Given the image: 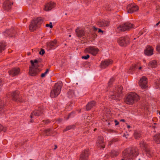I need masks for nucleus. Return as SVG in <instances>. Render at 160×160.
Masks as SVG:
<instances>
[{
    "label": "nucleus",
    "instance_id": "f257e3e1",
    "mask_svg": "<svg viewBox=\"0 0 160 160\" xmlns=\"http://www.w3.org/2000/svg\"><path fill=\"white\" fill-rule=\"evenodd\" d=\"M31 66L29 67V73L32 76H36L39 72L41 71V69L38 68L39 63L40 62V60H32L30 61Z\"/></svg>",
    "mask_w": 160,
    "mask_h": 160
},
{
    "label": "nucleus",
    "instance_id": "f03ea898",
    "mask_svg": "<svg viewBox=\"0 0 160 160\" xmlns=\"http://www.w3.org/2000/svg\"><path fill=\"white\" fill-rule=\"evenodd\" d=\"M123 87L121 85L115 87L113 90V94L110 95L109 98L111 100H117L118 98H122L123 96Z\"/></svg>",
    "mask_w": 160,
    "mask_h": 160
},
{
    "label": "nucleus",
    "instance_id": "7ed1b4c3",
    "mask_svg": "<svg viewBox=\"0 0 160 160\" xmlns=\"http://www.w3.org/2000/svg\"><path fill=\"white\" fill-rule=\"evenodd\" d=\"M139 99L138 95L134 92H130L127 96L125 100V102L128 104H132Z\"/></svg>",
    "mask_w": 160,
    "mask_h": 160
},
{
    "label": "nucleus",
    "instance_id": "20e7f679",
    "mask_svg": "<svg viewBox=\"0 0 160 160\" xmlns=\"http://www.w3.org/2000/svg\"><path fill=\"white\" fill-rule=\"evenodd\" d=\"M62 86V83L61 81H58L56 83L51 92V97L53 98L57 97L60 93Z\"/></svg>",
    "mask_w": 160,
    "mask_h": 160
},
{
    "label": "nucleus",
    "instance_id": "39448f33",
    "mask_svg": "<svg viewBox=\"0 0 160 160\" xmlns=\"http://www.w3.org/2000/svg\"><path fill=\"white\" fill-rule=\"evenodd\" d=\"M125 153L124 155L125 157H127L129 160L132 159L133 158L135 157L138 155L139 154L138 150L137 148H132L130 150H127V152L125 150L123 153Z\"/></svg>",
    "mask_w": 160,
    "mask_h": 160
},
{
    "label": "nucleus",
    "instance_id": "423d86ee",
    "mask_svg": "<svg viewBox=\"0 0 160 160\" xmlns=\"http://www.w3.org/2000/svg\"><path fill=\"white\" fill-rule=\"evenodd\" d=\"M43 21L41 17L35 18L31 21L29 25V30L32 32L34 31L42 23Z\"/></svg>",
    "mask_w": 160,
    "mask_h": 160
},
{
    "label": "nucleus",
    "instance_id": "0eeeda50",
    "mask_svg": "<svg viewBox=\"0 0 160 160\" xmlns=\"http://www.w3.org/2000/svg\"><path fill=\"white\" fill-rule=\"evenodd\" d=\"M134 28V25L129 22H126L117 27V31L118 32H124L130 30Z\"/></svg>",
    "mask_w": 160,
    "mask_h": 160
},
{
    "label": "nucleus",
    "instance_id": "6e6552de",
    "mask_svg": "<svg viewBox=\"0 0 160 160\" xmlns=\"http://www.w3.org/2000/svg\"><path fill=\"white\" fill-rule=\"evenodd\" d=\"M129 37L126 36L119 38L117 40V42L120 46L126 47L129 44Z\"/></svg>",
    "mask_w": 160,
    "mask_h": 160
},
{
    "label": "nucleus",
    "instance_id": "1a4fd4ad",
    "mask_svg": "<svg viewBox=\"0 0 160 160\" xmlns=\"http://www.w3.org/2000/svg\"><path fill=\"white\" fill-rule=\"evenodd\" d=\"M10 97L12 100L15 101H23L22 100V96L19 94V92L18 91H15L12 92L10 94Z\"/></svg>",
    "mask_w": 160,
    "mask_h": 160
},
{
    "label": "nucleus",
    "instance_id": "9d476101",
    "mask_svg": "<svg viewBox=\"0 0 160 160\" xmlns=\"http://www.w3.org/2000/svg\"><path fill=\"white\" fill-rule=\"evenodd\" d=\"M99 49L97 48L93 47H89L86 48L85 50L86 52L90 53L93 56H96L98 53Z\"/></svg>",
    "mask_w": 160,
    "mask_h": 160
},
{
    "label": "nucleus",
    "instance_id": "9b49d317",
    "mask_svg": "<svg viewBox=\"0 0 160 160\" xmlns=\"http://www.w3.org/2000/svg\"><path fill=\"white\" fill-rule=\"evenodd\" d=\"M43 113V110L42 108L38 107V109H36L31 113L30 116L31 118H32L33 116H39L41 115Z\"/></svg>",
    "mask_w": 160,
    "mask_h": 160
},
{
    "label": "nucleus",
    "instance_id": "f8f14e48",
    "mask_svg": "<svg viewBox=\"0 0 160 160\" xmlns=\"http://www.w3.org/2000/svg\"><path fill=\"white\" fill-rule=\"evenodd\" d=\"M127 9L128 12L132 13L137 11L138 10V8L137 5L131 4L128 5Z\"/></svg>",
    "mask_w": 160,
    "mask_h": 160
},
{
    "label": "nucleus",
    "instance_id": "ddd939ff",
    "mask_svg": "<svg viewBox=\"0 0 160 160\" xmlns=\"http://www.w3.org/2000/svg\"><path fill=\"white\" fill-rule=\"evenodd\" d=\"M16 33V32L14 28L6 30L4 32V34L5 36L10 37H13L15 36Z\"/></svg>",
    "mask_w": 160,
    "mask_h": 160
},
{
    "label": "nucleus",
    "instance_id": "4468645a",
    "mask_svg": "<svg viewBox=\"0 0 160 160\" xmlns=\"http://www.w3.org/2000/svg\"><path fill=\"white\" fill-rule=\"evenodd\" d=\"M147 78L145 76H143L140 79L139 84L142 89H145L147 87Z\"/></svg>",
    "mask_w": 160,
    "mask_h": 160
},
{
    "label": "nucleus",
    "instance_id": "2eb2a0df",
    "mask_svg": "<svg viewBox=\"0 0 160 160\" xmlns=\"http://www.w3.org/2000/svg\"><path fill=\"white\" fill-rule=\"evenodd\" d=\"M88 149L85 150L81 154L79 160H88Z\"/></svg>",
    "mask_w": 160,
    "mask_h": 160
},
{
    "label": "nucleus",
    "instance_id": "dca6fc26",
    "mask_svg": "<svg viewBox=\"0 0 160 160\" xmlns=\"http://www.w3.org/2000/svg\"><path fill=\"white\" fill-rule=\"evenodd\" d=\"M112 61L110 59H107L101 62L100 67L101 68H105L110 64H112Z\"/></svg>",
    "mask_w": 160,
    "mask_h": 160
},
{
    "label": "nucleus",
    "instance_id": "f3484780",
    "mask_svg": "<svg viewBox=\"0 0 160 160\" xmlns=\"http://www.w3.org/2000/svg\"><path fill=\"white\" fill-rule=\"evenodd\" d=\"M8 72L9 75L14 77L19 74L20 70L18 68H14L9 71Z\"/></svg>",
    "mask_w": 160,
    "mask_h": 160
},
{
    "label": "nucleus",
    "instance_id": "a211bd4d",
    "mask_svg": "<svg viewBox=\"0 0 160 160\" xmlns=\"http://www.w3.org/2000/svg\"><path fill=\"white\" fill-rule=\"evenodd\" d=\"M12 4L13 3L9 1H5L3 3V8L4 9L9 11L11 8L12 5Z\"/></svg>",
    "mask_w": 160,
    "mask_h": 160
},
{
    "label": "nucleus",
    "instance_id": "6ab92c4d",
    "mask_svg": "<svg viewBox=\"0 0 160 160\" xmlns=\"http://www.w3.org/2000/svg\"><path fill=\"white\" fill-rule=\"evenodd\" d=\"M98 146L100 148H105L103 138L101 136H99L97 142Z\"/></svg>",
    "mask_w": 160,
    "mask_h": 160
},
{
    "label": "nucleus",
    "instance_id": "aec40b11",
    "mask_svg": "<svg viewBox=\"0 0 160 160\" xmlns=\"http://www.w3.org/2000/svg\"><path fill=\"white\" fill-rule=\"evenodd\" d=\"M109 24V22L105 20H101L97 22V25L99 27H104L108 26Z\"/></svg>",
    "mask_w": 160,
    "mask_h": 160
},
{
    "label": "nucleus",
    "instance_id": "412c9836",
    "mask_svg": "<svg viewBox=\"0 0 160 160\" xmlns=\"http://www.w3.org/2000/svg\"><path fill=\"white\" fill-rule=\"evenodd\" d=\"M153 49L150 46H147L144 50L145 54L147 56H151L153 54Z\"/></svg>",
    "mask_w": 160,
    "mask_h": 160
},
{
    "label": "nucleus",
    "instance_id": "4be33fe9",
    "mask_svg": "<svg viewBox=\"0 0 160 160\" xmlns=\"http://www.w3.org/2000/svg\"><path fill=\"white\" fill-rule=\"evenodd\" d=\"M96 102L94 101H92L88 103L86 106V109L87 111L90 110L92 108L95 106Z\"/></svg>",
    "mask_w": 160,
    "mask_h": 160
},
{
    "label": "nucleus",
    "instance_id": "5701e85b",
    "mask_svg": "<svg viewBox=\"0 0 160 160\" xmlns=\"http://www.w3.org/2000/svg\"><path fill=\"white\" fill-rule=\"evenodd\" d=\"M75 32L77 36L81 38L85 35V32L83 29H80L78 28H77L75 30Z\"/></svg>",
    "mask_w": 160,
    "mask_h": 160
},
{
    "label": "nucleus",
    "instance_id": "b1692460",
    "mask_svg": "<svg viewBox=\"0 0 160 160\" xmlns=\"http://www.w3.org/2000/svg\"><path fill=\"white\" fill-rule=\"evenodd\" d=\"M56 41L54 40L51 42L47 43V46L48 49L50 50L52 49H55L56 47Z\"/></svg>",
    "mask_w": 160,
    "mask_h": 160
},
{
    "label": "nucleus",
    "instance_id": "393cba45",
    "mask_svg": "<svg viewBox=\"0 0 160 160\" xmlns=\"http://www.w3.org/2000/svg\"><path fill=\"white\" fill-rule=\"evenodd\" d=\"M55 5V3L53 2H50L46 4L45 7L44 9L46 11L51 10L53 8Z\"/></svg>",
    "mask_w": 160,
    "mask_h": 160
},
{
    "label": "nucleus",
    "instance_id": "a878e982",
    "mask_svg": "<svg viewBox=\"0 0 160 160\" xmlns=\"http://www.w3.org/2000/svg\"><path fill=\"white\" fill-rule=\"evenodd\" d=\"M6 105V104H4V101L0 100V114L5 112L4 106Z\"/></svg>",
    "mask_w": 160,
    "mask_h": 160
},
{
    "label": "nucleus",
    "instance_id": "bb28decb",
    "mask_svg": "<svg viewBox=\"0 0 160 160\" xmlns=\"http://www.w3.org/2000/svg\"><path fill=\"white\" fill-rule=\"evenodd\" d=\"M153 139L157 144L160 143V133L155 134L153 137Z\"/></svg>",
    "mask_w": 160,
    "mask_h": 160
},
{
    "label": "nucleus",
    "instance_id": "cd10ccee",
    "mask_svg": "<svg viewBox=\"0 0 160 160\" xmlns=\"http://www.w3.org/2000/svg\"><path fill=\"white\" fill-rule=\"evenodd\" d=\"M157 64L156 61L153 60L152 61L150 62L148 64V66L150 68H155L157 67Z\"/></svg>",
    "mask_w": 160,
    "mask_h": 160
},
{
    "label": "nucleus",
    "instance_id": "c85d7f7f",
    "mask_svg": "<svg viewBox=\"0 0 160 160\" xmlns=\"http://www.w3.org/2000/svg\"><path fill=\"white\" fill-rule=\"evenodd\" d=\"M147 156L150 157L153 155V152L149 148H148L145 150Z\"/></svg>",
    "mask_w": 160,
    "mask_h": 160
},
{
    "label": "nucleus",
    "instance_id": "c756f323",
    "mask_svg": "<svg viewBox=\"0 0 160 160\" xmlns=\"http://www.w3.org/2000/svg\"><path fill=\"white\" fill-rule=\"evenodd\" d=\"M140 146L141 148L145 150L148 148L146 143L143 141H142L140 142Z\"/></svg>",
    "mask_w": 160,
    "mask_h": 160
},
{
    "label": "nucleus",
    "instance_id": "7c9ffc66",
    "mask_svg": "<svg viewBox=\"0 0 160 160\" xmlns=\"http://www.w3.org/2000/svg\"><path fill=\"white\" fill-rule=\"evenodd\" d=\"M6 44L5 42H0V52H2L4 51L6 48Z\"/></svg>",
    "mask_w": 160,
    "mask_h": 160
},
{
    "label": "nucleus",
    "instance_id": "2f4dec72",
    "mask_svg": "<svg viewBox=\"0 0 160 160\" xmlns=\"http://www.w3.org/2000/svg\"><path fill=\"white\" fill-rule=\"evenodd\" d=\"M134 135L135 138L136 139H139L141 137L140 132L139 131H135L134 132Z\"/></svg>",
    "mask_w": 160,
    "mask_h": 160
},
{
    "label": "nucleus",
    "instance_id": "473e14b6",
    "mask_svg": "<svg viewBox=\"0 0 160 160\" xmlns=\"http://www.w3.org/2000/svg\"><path fill=\"white\" fill-rule=\"evenodd\" d=\"M75 125H70L67 126L65 129L63 130V132H66L67 131L71 130L72 129L75 128Z\"/></svg>",
    "mask_w": 160,
    "mask_h": 160
},
{
    "label": "nucleus",
    "instance_id": "72a5a7b5",
    "mask_svg": "<svg viewBox=\"0 0 160 160\" xmlns=\"http://www.w3.org/2000/svg\"><path fill=\"white\" fill-rule=\"evenodd\" d=\"M68 97L69 98H72L74 95V91L72 90H70L68 92Z\"/></svg>",
    "mask_w": 160,
    "mask_h": 160
},
{
    "label": "nucleus",
    "instance_id": "f704fd0d",
    "mask_svg": "<svg viewBox=\"0 0 160 160\" xmlns=\"http://www.w3.org/2000/svg\"><path fill=\"white\" fill-rule=\"evenodd\" d=\"M118 155V153L115 150L112 151L111 152V156L112 157L117 156Z\"/></svg>",
    "mask_w": 160,
    "mask_h": 160
},
{
    "label": "nucleus",
    "instance_id": "c9c22d12",
    "mask_svg": "<svg viewBox=\"0 0 160 160\" xmlns=\"http://www.w3.org/2000/svg\"><path fill=\"white\" fill-rule=\"evenodd\" d=\"M50 129L48 128L47 129L44 130L43 132V134L45 136H49L50 135Z\"/></svg>",
    "mask_w": 160,
    "mask_h": 160
},
{
    "label": "nucleus",
    "instance_id": "e433bc0d",
    "mask_svg": "<svg viewBox=\"0 0 160 160\" xmlns=\"http://www.w3.org/2000/svg\"><path fill=\"white\" fill-rule=\"evenodd\" d=\"M7 130L6 127H3V126L0 124V132L2 131L5 132Z\"/></svg>",
    "mask_w": 160,
    "mask_h": 160
},
{
    "label": "nucleus",
    "instance_id": "4c0bfd02",
    "mask_svg": "<svg viewBox=\"0 0 160 160\" xmlns=\"http://www.w3.org/2000/svg\"><path fill=\"white\" fill-rule=\"evenodd\" d=\"M49 70V69H47L46 70V71L45 72L42 73L41 75V77L42 78L44 77L48 73Z\"/></svg>",
    "mask_w": 160,
    "mask_h": 160
},
{
    "label": "nucleus",
    "instance_id": "58836bf2",
    "mask_svg": "<svg viewBox=\"0 0 160 160\" xmlns=\"http://www.w3.org/2000/svg\"><path fill=\"white\" fill-rule=\"evenodd\" d=\"M138 66L136 65L135 64L133 65H132V67L130 68L129 70L131 71H133L135 69L138 68Z\"/></svg>",
    "mask_w": 160,
    "mask_h": 160
},
{
    "label": "nucleus",
    "instance_id": "ea45409f",
    "mask_svg": "<svg viewBox=\"0 0 160 160\" xmlns=\"http://www.w3.org/2000/svg\"><path fill=\"white\" fill-rule=\"evenodd\" d=\"M114 79L113 78H111L108 82V86L111 85L112 83L113 82V81H114Z\"/></svg>",
    "mask_w": 160,
    "mask_h": 160
},
{
    "label": "nucleus",
    "instance_id": "a19ab883",
    "mask_svg": "<svg viewBox=\"0 0 160 160\" xmlns=\"http://www.w3.org/2000/svg\"><path fill=\"white\" fill-rule=\"evenodd\" d=\"M117 141V139H116L113 138L109 142V144L110 145H111L113 142H116Z\"/></svg>",
    "mask_w": 160,
    "mask_h": 160
},
{
    "label": "nucleus",
    "instance_id": "79ce46f5",
    "mask_svg": "<svg viewBox=\"0 0 160 160\" xmlns=\"http://www.w3.org/2000/svg\"><path fill=\"white\" fill-rule=\"evenodd\" d=\"M45 53L44 50L41 49L40 51L39 52V54L42 55H43Z\"/></svg>",
    "mask_w": 160,
    "mask_h": 160
},
{
    "label": "nucleus",
    "instance_id": "37998d69",
    "mask_svg": "<svg viewBox=\"0 0 160 160\" xmlns=\"http://www.w3.org/2000/svg\"><path fill=\"white\" fill-rule=\"evenodd\" d=\"M90 57V56L89 55H87L85 56H82V58L83 59H84L85 60H87Z\"/></svg>",
    "mask_w": 160,
    "mask_h": 160
},
{
    "label": "nucleus",
    "instance_id": "c03bdc74",
    "mask_svg": "<svg viewBox=\"0 0 160 160\" xmlns=\"http://www.w3.org/2000/svg\"><path fill=\"white\" fill-rule=\"evenodd\" d=\"M46 26L47 27H49L51 28H52L53 27L52 22H50L49 24H46Z\"/></svg>",
    "mask_w": 160,
    "mask_h": 160
},
{
    "label": "nucleus",
    "instance_id": "a18cd8bd",
    "mask_svg": "<svg viewBox=\"0 0 160 160\" xmlns=\"http://www.w3.org/2000/svg\"><path fill=\"white\" fill-rule=\"evenodd\" d=\"M74 114V113L73 112H72L70 113L68 116V117L67 118V119H68L70 118L71 117V116L72 117H73V115H72L73 114Z\"/></svg>",
    "mask_w": 160,
    "mask_h": 160
},
{
    "label": "nucleus",
    "instance_id": "49530a36",
    "mask_svg": "<svg viewBox=\"0 0 160 160\" xmlns=\"http://www.w3.org/2000/svg\"><path fill=\"white\" fill-rule=\"evenodd\" d=\"M156 50L159 52L160 53V45L157 46Z\"/></svg>",
    "mask_w": 160,
    "mask_h": 160
},
{
    "label": "nucleus",
    "instance_id": "de8ad7c7",
    "mask_svg": "<svg viewBox=\"0 0 160 160\" xmlns=\"http://www.w3.org/2000/svg\"><path fill=\"white\" fill-rule=\"evenodd\" d=\"M156 84L158 86H160V79L158 80L156 82Z\"/></svg>",
    "mask_w": 160,
    "mask_h": 160
},
{
    "label": "nucleus",
    "instance_id": "09e8293b",
    "mask_svg": "<svg viewBox=\"0 0 160 160\" xmlns=\"http://www.w3.org/2000/svg\"><path fill=\"white\" fill-rule=\"evenodd\" d=\"M43 122H44L46 124H48L49 122L50 121L48 120H43Z\"/></svg>",
    "mask_w": 160,
    "mask_h": 160
},
{
    "label": "nucleus",
    "instance_id": "8fccbe9b",
    "mask_svg": "<svg viewBox=\"0 0 160 160\" xmlns=\"http://www.w3.org/2000/svg\"><path fill=\"white\" fill-rule=\"evenodd\" d=\"M109 131L112 133H113V132H115L116 133V131H114V130H112V129H110Z\"/></svg>",
    "mask_w": 160,
    "mask_h": 160
},
{
    "label": "nucleus",
    "instance_id": "3c124183",
    "mask_svg": "<svg viewBox=\"0 0 160 160\" xmlns=\"http://www.w3.org/2000/svg\"><path fill=\"white\" fill-rule=\"evenodd\" d=\"M115 125L116 126L118 125L119 124V122H118L116 120H115Z\"/></svg>",
    "mask_w": 160,
    "mask_h": 160
},
{
    "label": "nucleus",
    "instance_id": "603ef678",
    "mask_svg": "<svg viewBox=\"0 0 160 160\" xmlns=\"http://www.w3.org/2000/svg\"><path fill=\"white\" fill-rule=\"evenodd\" d=\"M93 28V30L94 31H96L98 29V28H96L94 27Z\"/></svg>",
    "mask_w": 160,
    "mask_h": 160
},
{
    "label": "nucleus",
    "instance_id": "864d4df0",
    "mask_svg": "<svg viewBox=\"0 0 160 160\" xmlns=\"http://www.w3.org/2000/svg\"><path fill=\"white\" fill-rule=\"evenodd\" d=\"M98 32H103V31L101 29H98Z\"/></svg>",
    "mask_w": 160,
    "mask_h": 160
},
{
    "label": "nucleus",
    "instance_id": "5fc2aeb1",
    "mask_svg": "<svg viewBox=\"0 0 160 160\" xmlns=\"http://www.w3.org/2000/svg\"><path fill=\"white\" fill-rule=\"evenodd\" d=\"M2 80L1 79H0V86H1L2 84Z\"/></svg>",
    "mask_w": 160,
    "mask_h": 160
},
{
    "label": "nucleus",
    "instance_id": "6e6d98bb",
    "mask_svg": "<svg viewBox=\"0 0 160 160\" xmlns=\"http://www.w3.org/2000/svg\"><path fill=\"white\" fill-rule=\"evenodd\" d=\"M160 23V21L158 23H156V25L157 26H158L159 24Z\"/></svg>",
    "mask_w": 160,
    "mask_h": 160
},
{
    "label": "nucleus",
    "instance_id": "4d7b16f0",
    "mask_svg": "<svg viewBox=\"0 0 160 160\" xmlns=\"http://www.w3.org/2000/svg\"><path fill=\"white\" fill-rule=\"evenodd\" d=\"M120 121L123 122H125V120L123 119H122L120 120Z\"/></svg>",
    "mask_w": 160,
    "mask_h": 160
},
{
    "label": "nucleus",
    "instance_id": "13d9d810",
    "mask_svg": "<svg viewBox=\"0 0 160 160\" xmlns=\"http://www.w3.org/2000/svg\"><path fill=\"white\" fill-rule=\"evenodd\" d=\"M57 145H55V148H54V150L56 149H57Z\"/></svg>",
    "mask_w": 160,
    "mask_h": 160
},
{
    "label": "nucleus",
    "instance_id": "bf43d9fd",
    "mask_svg": "<svg viewBox=\"0 0 160 160\" xmlns=\"http://www.w3.org/2000/svg\"><path fill=\"white\" fill-rule=\"evenodd\" d=\"M127 127L128 128H130L131 127H130V125H127Z\"/></svg>",
    "mask_w": 160,
    "mask_h": 160
},
{
    "label": "nucleus",
    "instance_id": "052dcab7",
    "mask_svg": "<svg viewBox=\"0 0 160 160\" xmlns=\"http://www.w3.org/2000/svg\"><path fill=\"white\" fill-rule=\"evenodd\" d=\"M142 68V67H139V70H140L141 69V68Z\"/></svg>",
    "mask_w": 160,
    "mask_h": 160
},
{
    "label": "nucleus",
    "instance_id": "680f3d73",
    "mask_svg": "<svg viewBox=\"0 0 160 160\" xmlns=\"http://www.w3.org/2000/svg\"><path fill=\"white\" fill-rule=\"evenodd\" d=\"M108 125H110V122L108 123Z\"/></svg>",
    "mask_w": 160,
    "mask_h": 160
},
{
    "label": "nucleus",
    "instance_id": "e2e57ef3",
    "mask_svg": "<svg viewBox=\"0 0 160 160\" xmlns=\"http://www.w3.org/2000/svg\"><path fill=\"white\" fill-rule=\"evenodd\" d=\"M90 117H89V116H88L87 118H90Z\"/></svg>",
    "mask_w": 160,
    "mask_h": 160
},
{
    "label": "nucleus",
    "instance_id": "0e129e2a",
    "mask_svg": "<svg viewBox=\"0 0 160 160\" xmlns=\"http://www.w3.org/2000/svg\"><path fill=\"white\" fill-rule=\"evenodd\" d=\"M96 129H96V128H95V129H94V131H96Z\"/></svg>",
    "mask_w": 160,
    "mask_h": 160
},
{
    "label": "nucleus",
    "instance_id": "69168bd1",
    "mask_svg": "<svg viewBox=\"0 0 160 160\" xmlns=\"http://www.w3.org/2000/svg\"><path fill=\"white\" fill-rule=\"evenodd\" d=\"M30 122H32V120H30Z\"/></svg>",
    "mask_w": 160,
    "mask_h": 160
},
{
    "label": "nucleus",
    "instance_id": "338daca9",
    "mask_svg": "<svg viewBox=\"0 0 160 160\" xmlns=\"http://www.w3.org/2000/svg\"><path fill=\"white\" fill-rule=\"evenodd\" d=\"M69 37H71V35H69Z\"/></svg>",
    "mask_w": 160,
    "mask_h": 160
},
{
    "label": "nucleus",
    "instance_id": "774afa93",
    "mask_svg": "<svg viewBox=\"0 0 160 160\" xmlns=\"http://www.w3.org/2000/svg\"><path fill=\"white\" fill-rule=\"evenodd\" d=\"M124 159H122L121 160H124Z\"/></svg>",
    "mask_w": 160,
    "mask_h": 160
}]
</instances>
